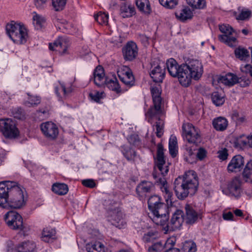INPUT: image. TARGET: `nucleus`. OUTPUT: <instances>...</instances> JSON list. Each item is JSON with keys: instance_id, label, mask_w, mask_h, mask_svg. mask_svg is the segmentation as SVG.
<instances>
[{"instance_id": "obj_31", "label": "nucleus", "mask_w": 252, "mask_h": 252, "mask_svg": "<svg viewBox=\"0 0 252 252\" xmlns=\"http://www.w3.org/2000/svg\"><path fill=\"white\" fill-rule=\"evenodd\" d=\"M121 148L123 155L127 160L133 161L134 160L136 154V152L134 150L132 149L129 147L125 145L121 146Z\"/></svg>"}, {"instance_id": "obj_4", "label": "nucleus", "mask_w": 252, "mask_h": 252, "mask_svg": "<svg viewBox=\"0 0 252 252\" xmlns=\"http://www.w3.org/2000/svg\"><path fill=\"white\" fill-rule=\"evenodd\" d=\"M198 187V177L193 170H189L183 176H179L174 182L173 189L179 200H184L188 196H192Z\"/></svg>"}, {"instance_id": "obj_18", "label": "nucleus", "mask_w": 252, "mask_h": 252, "mask_svg": "<svg viewBox=\"0 0 252 252\" xmlns=\"http://www.w3.org/2000/svg\"><path fill=\"white\" fill-rule=\"evenodd\" d=\"M185 209L186 216L184 219L187 223L193 224L198 220V218L201 219V215L196 212L191 205L186 204Z\"/></svg>"}, {"instance_id": "obj_43", "label": "nucleus", "mask_w": 252, "mask_h": 252, "mask_svg": "<svg viewBox=\"0 0 252 252\" xmlns=\"http://www.w3.org/2000/svg\"><path fill=\"white\" fill-rule=\"evenodd\" d=\"M94 17L95 21L100 25H106L108 22V14L104 12H99Z\"/></svg>"}, {"instance_id": "obj_3", "label": "nucleus", "mask_w": 252, "mask_h": 252, "mask_svg": "<svg viewBox=\"0 0 252 252\" xmlns=\"http://www.w3.org/2000/svg\"><path fill=\"white\" fill-rule=\"evenodd\" d=\"M168 171V167L165 165L163 147L161 144L159 143L158 145L157 159L152 175L156 183L160 186L161 190L164 194L166 201L168 202L170 200L171 202L173 194L169 189L168 183L164 177Z\"/></svg>"}, {"instance_id": "obj_42", "label": "nucleus", "mask_w": 252, "mask_h": 252, "mask_svg": "<svg viewBox=\"0 0 252 252\" xmlns=\"http://www.w3.org/2000/svg\"><path fill=\"white\" fill-rule=\"evenodd\" d=\"M33 24L37 30L42 28L44 23L45 22V19L44 17L36 14L33 16Z\"/></svg>"}, {"instance_id": "obj_24", "label": "nucleus", "mask_w": 252, "mask_h": 252, "mask_svg": "<svg viewBox=\"0 0 252 252\" xmlns=\"http://www.w3.org/2000/svg\"><path fill=\"white\" fill-rule=\"evenodd\" d=\"M94 82L98 86L105 84L108 78L104 77V70L102 68L97 67L94 73Z\"/></svg>"}, {"instance_id": "obj_25", "label": "nucleus", "mask_w": 252, "mask_h": 252, "mask_svg": "<svg viewBox=\"0 0 252 252\" xmlns=\"http://www.w3.org/2000/svg\"><path fill=\"white\" fill-rule=\"evenodd\" d=\"M35 243L32 241H27L18 244V252H35Z\"/></svg>"}, {"instance_id": "obj_26", "label": "nucleus", "mask_w": 252, "mask_h": 252, "mask_svg": "<svg viewBox=\"0 0 252 252\" xmlns=\"http://www.w3.org/2000/svg\"><path fill=\"white\" fill-rule=\"evenodd\" d=\"M212 124L216 130L222 131L227 127L228 121L225 118L219 117L213 120Z\"/></svg>"}, {"instance_id": "obj_20", "label": "nucleus", "mask_w": 252, "mask_h": 252, "mask_svg": "<svg viewBox=\"0 0 252 252\" xmlns=\"http://www.w3.org/2000/svg\"><path fill=\"white\" fill-rule=\"evenodd\" d=\"M162 113L161 104H154V106L150 107L146 113L145 115L149 123H153L154 119L159 120Z\"/></svg>"}, {"instance_id": "obj_27", "label": "nucleus", "mask_w": 252, "mask_h": 252, "mask_svg": "<svg viewBox=\"0 0 252 252\" xmlns=\"http://www.w3.org/2000/svg\"><path fill=\"white\" fill-rule=\"evenodd\" d=\"M175 15L178 19L184 22L188 19H191L193 14L190 8L188 6H186L180 11L176 12Z\"/></svg>"}, {"instance_id": "obj_34", "label": "nucleus", "mask_w": 252, "mask_h": 252, "mask_svg": "<svg viewBox=\"0 0 252 252\" xmlns=\"http://www.w3.org/2000/svg\"><path fill=\"white\" fill-rule=\"evenodd\" d=\"M86 250L88 252H102L104 246L99 242L91 243L86 245Z\"/></svg>"}, {"instance_id": "obj_55", "label": "nucleus", "mask_w": 252, "mask_h": 252, "mask_svg": "<svg viewBox=\"0 0 252 252\" xmlns=\"http://www.w3.org/2000/svg\"><path fill=\"white\" fill-rule=\"evenodd\" d=\"M251 82V81L249 78L245 77L238 78V81H237V83H239L242 87L248 86Z\"/></svg>"}, {"instance_id": "obj_30", "label": "nucleus", "mask_w": 252, "mask_h": 252, "mask_svg": "<svg viewBox=\"0 0 252 252\" xmlns=\"http://www.w3.org/2000/svg\"><path fill=\"white\" fill-rule=\"evenodd\" d=\"M234 54L236 58L241 61H246L250 57L249 51L242 46H239L235 49Z\"/></svg>"}, {"instance_id": "obj_33", "label": "nucleus", "mask_w": 252, "mask_h": 252, "mask_svg": "<svg viewBox=\"0 0 252 252\" xmlns=\"http://www.w3.org/2000/svg\"><path fill=\"white\" fill-rule=\"evenodd\" d=\"M248 144L249 145L248 136H246L244 135L236 137L233 142L234 146L239 149H242Z\"/></svg>"}, {"instance_id": "obj_49", "label": "nucleus", "mask_w": 252, "mask_h": 252, "mask_svg": "<svg viewBox=\"0 0 252 252\" xmlns=\"http://www.w3.org/2000/svg\"><path fill=\"white\" fill-rule=\"evenodd\" d=\"M71 41L68 37H64V55L72 54Z\"/></svg>"}, {"instance_id": "obj_13", "label": "nucleus", "mask_w": 252, "mask_h": 252, "mask_svg": "<svg viewBox=\"0 0 252 252\" xmlns=\"http://www.w3.org/2000/svg\"><path fill=\"white\" fill-rule=\"evenodd\" d=\"M124 59L126 61H133L138 54V48L133 41H128L122 48Z\"/></svg>"}, {"instance_id": "obj_28", "label": "nucleus", "mask_w": 252, "mask_h": 252, "mask_svg": "<svg viewBox=\"0 0 252 252\" xmlns=\"http://www.w3.org/2000/svg\"><path fill=\"white\" fill-rule=\"evenodd\" d=\"M238 77L232 73H227L225 76H221L219 79V82L223 84L232 86L237 83Z\"/></svg>"}, {"instance_id": "obj_10", "label": "nucleus", "mask_w": 252, "mask_h": 252, "mask_svg": "<svg viewBox=\"0 0 252 252\" xmlns=\"http://www.w3.org/2000/svg\"><path fill=\"white\" fill-rule=\"evenodd\" d=\"M148 205L153 214L158 212L162 215L166 212L167 205L161 202V198L158 195L151 196L148 200Z\"/></svg>"}, {"instance_id": "obj_53", "label": "nucleus", "mask_w": 252, "mask_h": 252, "mask_svg": "<svg viewBox=\"0 0 252 252\" xmlns=\"http://www.w3.org/2000/svg\"><path fill=\"white\" fill-rule=\"evenodd\" d=\"M127 140L129 144L133 146H138L140 144V139L137 135H131L128 137Z\"/></svg>"}, {"instance_id": "obj_16", "label": "nucleus", "mask_w": 252, "mask_h": 252, "mask_svg": "<svg viewBox=\"0 0 252 252\" xmlns=\"http://www.w3.org/2000/svg\"><path fill=\"white\" fill-rule=\"evenodd\" d=\"M184 220L183 212L181 210H177L172 215L170 224L166 227L168 228L167 229L174 231L182 226Z\"/></svg>"}, {"instance_id": "obj_14", "label": "nucleus", "mask_w": 252, "mask_h": 252, "mask_svg": "<svg viewBox=\"0 0 252 252\" xmlns=\"http://www.w3.org/2000/svg\"><path fill=\"white\" fill-rule=\"evenodd\" d=\"M124 216L123 213L119 209H115L109 212L108 220L112 225L119 228H122L126 224Z\"/></svg>"}, {"instance_id": "obj_35", "label": "nucleus", "mask_w": 252, "mask_h": 252, "mask_svg": "<svg viewBox=\"0 0 252 252\" xmlns=\"http://www.w3.org/2000/svg\"><path fill=\"white\" fill-rule=\"evenodd\" d=\"M55 235V229L50 227L45 228L42 233V239L45 242H49L51 239H54Z\"/></svg>"}, {"instance_id": "obj_64", "label": "nucleus", "mask_w": 252, "mask_h": 252, "mask_svg": "<svg viewBox=\"0 0 252 252\" xmlns=\"http://www.w3.org/2000/svg\"><path fill=\"white\" fill-rule=\"evenodd\" d=\"M169 146H177V140L176 136H171L169 141Z\"/></svg>"}, {"instance_id": "obj_17", "label": "nucleus", "mask_w": 252, "mask_h": 252, "mask_svg": "<svg viewBox=\"0 0 252 252\" xmlns=\"http://www.w3.org/2000/svg\"><path fill=\"white\" fill-rule=\"evenodd\" d=\"M245 164V159L243 157L240 155L234 156L227 166L228 172H238L240 171Z\"/></svg>"}, {"instance_id": "obj_57", "label": "nucleus", "mask_w": 252, "mask_h": 252, "mask_svg": "<svg viewBox=\"0 0 252 252\" xmlns=\"http://www.w3.org/2000/svg\"><path fill=\"white\" fill-rule=\"evenodd\" d=\"M47 0H34V4L38 9H43L46 6Z\"/></svg>"}, {"instance_id": "obj_56", "label": "nucleus", "mask_w": 252, "mask_h": 252, "mask_svg": "<svg viewBox=\"0 0 252 252\" xmlns=\"http://www.w3.org/2000/svg\"><path fill=\"white\" fill-rule=\"evenodd\" d=\"M82 184L85 187L89 188H94L96 186V184L93 179H86L82 181Z\"/></svg>"}, {"instance_id": "obj_9", "label": "nucleus", "mask_w": 252, "mask_h": 252, "mask_svg": "<svg viewBox=\"0 0 252 252\" xmlns=\"http://www.w3.org/2000/svg\"><path fill=\"white\" fill-rule=\"evenodd\" d=\"M220 31L224 33L219 36V40L230 47L235 46L237 39L234 37L230 36L234 32L233 28L228 25H221L219 26Z\"/></svg>"}, {"instance_id": "obj_47", "label": "nucleus", "mask_w": 252, "mask_h": 252, "mask_svg": "<svg viewBox=\"0 0 252 252\" xmlns=\"http://www.w3.org/2000/svg\"><path fill=\"white\" fill-rule=\"evenodd\" d=\"M164 248V244L159 241L154 243L148 249V252H161Z\"/></svg>"}, {"instance_id": "obj_48", "label": "nucleus", "mask_w": 252, "mask_h": 252, "mask_svg": "<svg viewBox=\"0 0 252 252\" xmlns=\"http://www.w3.org/2000/svg\"><path fill=\"white\" fill-rule=\"evenodd\" d=\"M163 121L160 119L156 123V135L158 137H161L163 134Z\"/></svg>"}, {"instance_id": "obj_7", "label": "nucleus", "mask_w": 252, "mask_h": 252, "mask_svg": "<svg viewBox=\"0 0 252 252\" xmlns=\"http://www.w3.org/2000/svg\"><path fill=\"white\" fill-rule=\"evenodd\" d=\"M0 131L7 138L13 139L19 135V130L14 121L10 119H0Z\"/></svg>"}, {"instance_id": "obj_45", "label": "nucleus", "mask_w": 252, "mask_h": 252, "mask_svg": "<svg viewBox=\"0 0 252 252\" xmlns=\"http://www.w3.org/2000/svg\"><path fill=\"white\" fill-rule=\"evenodd\" d=\"M212 100L213 103L216 106L222 105L224 102V98L218 92H214L212 94Z\"/></svg>"}, {"instance_id": "obj_37", "label": "nucleus", "mask_w": 252, "mask_h": 252, "mask_svg": "<svg viewBox=\"0 0 252 252\" xmlns=\"http://www.w3.org/2000/svg\"><path fill=\"white\" fill-rule=\"evenodd\" d=\"M151 92L152 95L153 103L161 104L162 99L160 96L161 90L160 88L157 87H153L151 89Z\"/></svg>"}, {"instance_id": "obj_44", "label": "nucleus", "mask_w": 252, "mask_h": 252, "mask_svg": "<svg viewBox=\"0 0 252 252\" xmlns=\"http://www.w3.org/2000/svg\"><path fill=\"white\" fill-rule=\"evenodd\" d=\"M249 49L251 51L252 63L242 64L240 66V70L242 73L252 77V47H250Z\"/></svg>"}, {"instance_id": "obj_32", "label": "nucleus", "mask_w": 252, "mask_h": 252, "mask_svg": "<svg viewBox=\"0 0 252 252\" xmlns=\"http://www.w3.org/2000/svg\"><path fill=\"white\" fill-rule=\"evenodd\" d=\"M239 14L236 16L238 20H246L249 19L252 15V11L248 8L239 7L238 8Z\"/></svg>"}, {"instance_id": "obj_5", "label": "nucleus", "mask_w": 252, "mask_h": 252, "mask_svg": "<svg viewBox=\"0 0 252 252\" xmlns=\"http://www.w3.org/2000/svg\"><path fill=\"white\" fill-rule=\"evenodd\" d=\"M6 33L10 39L15 43H25L29 37L27 30L23 24L13 21L6 26Z\"/></svg>"}, {"instance_id": "obj_29", "label": "nucleus", "mask_w": 252, "mask_h": 252, "mask_svg": "<svg viewBox=\"0 0 252 252\" xmlns=\"http://www.w3.org/2000/svg\"><path fill=\"white\" fill-rule=\"evenodd\" d=\"M136 5L139 10L145 14H150L152 10L148 0H136Z\"/></svg>"}, {"instance_id": "obj_46", "label": "nucleus", "mask_w": 252, "mask_h": 252, "mask_svg": "<svg viewBox=\"0 0 252 252\" xmlns=\"http://www.w3.org/2000/svg\"><path fill=\"white\" fill-rule=\"evenodd\" d=\"M163 6L168 9H173L178 4L179 0H158Z\"/></svg>"}, {"instance_id": "obj_6", "label": "nucleus", "mask_w": 252, "mask_h": 252, "mask_svg": "<svg viewBox=\"0 0 252 252\" xmlns=\"http://www.w3.org/2000/svg\"><path fill=\"white\" fill-rule=\"evenodd\" d=\"M7 225L12 229L19 230L23 232L24 235L29 231V226L23 223L22 216L16 211L8 212L4 217Z\"/></svg>"}, {"instance_id": "obj_21", "label": "nucleus", "mask_w": 252, "mask_h": 252, "mask_svg": "<svg viewBox=\"0 0 252 252\" xmlns=\"http://www.w3.org/2000/svg\"><path fill=\"white\" fill-rule=\"evenodd\" d=\"M241 182L239 177L233 178L228 184L229 193L235 197L239 196L241 191Z\"/></svg>"}, {"instance_id": "obj_36", "label": "nucleus", "mask_w": 252, "mask_h": 252, "mask_svg": "<svg viewBox=\"0 0 252 252\" xmlns=\"http://www.w3.org/2000/svg\"><path fill=\"white\" fill-rule=\"evenodd\" d=\"M28 95V100L24 104L27 107H35L37 106L41 101L40 97L37 96L32 95L30 93H27Z\"/></svg>"}, {"instance_id": "obj_8", "label": "nucleus", "mask_w": 252, "mask_h": 252, "mask_svg": "<svg viewBox=\"0 0 252 252\" xmlns=\"http://www.w3.org/2000/svg\"><path fill=\"white\" fill-rule=\"evenodd\" d=\"M183 135L189 143L197 144L200 140L199 130L191 124L185 123L182 126Z\"/></svg>"}, {"instance_id": "obj_23", "label": "nucleus", "mask_w": 252, "mask_h": 252, "mask_svg": "<svg viewBox=\"0 0 252 252\" xmlns=\"http://www.w3.org/2000/svg\"><path fill=\"white\" fill-rule=\"evenodd\" d=\"M152 70L150 76L155 82H161L163 79L165 74L164 70H162L159 64L153 67L152 66Z\"/></svg>"}, {"instance_id": "obj_60", "label": "nucleus", "mask_w": 252, "mask_h": 252, "mask_svg": "<svg viewBox=\"0 0 252 252\" xmlns=\"http://www.w3.org/2000/svg\"><path fill=\"white\" fill-rule=\"evenodd\" d=\"M18 245L14 246L11 242H9L7 245V251L8 252H18Z\"/></svg>"}, {"instance_id": "obj_62", "label": "nucleus", "mask_w": 252, "mask_h": 252, "mask_svg": "<svg viewBox=\"0 0 252 252\" xmlns=\"http://www.w3.org/2000/svg\"><path fill=\"white\" fill-rule=\"evenodd\" d=\"M37 113L39 116L42 117L44 118H47L49 117V113L48 109H40L37 111Z\"/></svg>"}, {"instance_id": "obj_2", "label": "nucleus", "mask_w": 252, "mask_h": 252, "mask_svg": "<svg viewBox=\"0 0 252 252\" xmlns=\"http://www.w3.org/2000/svg\"><path fill=\"white\" fill-rule=\"evenodd\" d=\"M25 204L23 190L16 182H0V206L19 209Z\"/></svg>"}, {"instance_id": "obj_11", "label": "nucleus", "mask_w": 252, "mask_h": 252, "mask_svg": "<svg viewBox=\"0 0 252 252\" xmlns=\"http://www.w3.org/2000/svg\"><path fill=\"white\" fill-rule=\"evenodd\" d=\"M40 128L43 135L49 140H55L59 135L58 126L52 122L42 123L40 125Z\"/></svg>"}, {"instance_id": "obj_39", "label": "nucleus", "mask_w": 252, "mask_h": 252, "mask_svg": "<svg viewBox=\"0 0 252 252\" xmlns=\"http://www.w3.org/2000/svg\"><path fill=\"white\" fill-rule=\"evenodd\" d=\"M250 165L249 162L247 163L242 173V177L246 182L252 183V169Z\"/></svg>"}, {"instance_id": "obj_58", "label": "nucleus", "mask_w": 252, "mask_h": 252, "mask_svg": "<svg viewBox=\"0 0 252 252\" xmlns=\"http://www.w3.org/2000/svg\"><path fill=\"white\" fill-rule=\"evenodd\" d=\"M138 39L144 45L147 46L149 44V37L143 34H139L138 35Z\"/></svg>"}, {"instance_id": "obj_40", "label": "nucleus", "mask_w": 252, "mask_h": 252, "mask_svg": "<svg viewBox=\"0 0 252 252\" xmlns=\"http://www.w3.org/2000/svg\"><path fill=\"white\" fill-rule=\"evenodd\" d=\"M187 3L195 9H203L206 6L205 0H186Z\"/></svg>"}, {"instance_id": "obj_19", "label": "nucleus", "mask_w": 252, "mask_h": 252, "mask_svg": "<svg viewBox=\"0 0 252 252\" xmlns=\"http://www.w3.org/2000/svg\"><path fill=\"white\" fill-rule=\"evenodd\" d=\"M153 215V220L155 223L162 226L163 229L165 231H170V229H167L168 228L166 227V225H168L170 224V222H168V208H166V212L164 213V214L161 215L160 213L157 212L154 214Z\"/></svg>"}, {"instance_id": "obj_54", "label": "nucleus", "mask_w": 252, "mask_h": 252, "mask_svg": "<svg viewBox=\"0 0 252 252\" xmlns=\"http://www.w3.org/2000/svg\"><path fill=\"white\" fill-rule=\"evenodd\" d=\"M156 239V233L153 232H149L145 234L143 239L146 243L153 242Z\"/></svg>"}, {"instance_id": "obj_61", "label": "nucleus", "mask_w": 252, "mask_h": 252, "mask_svg": "<svg viewBox=\"0 0 252 252\" xmlns=\"http://www.w3.org/2000/svg\"><path fill=\"white\" fill-rule=\"evenodd\" d=\"M206 156V151L203 148H199L197 154V157L200 159H203Z\"/></svg>"}, {"instance_id": "obj_41", "label": "nucleus", "mask_w": 252, "mask_h": 252, "mask_svg": "<svg viewBox=\"0 0 252 252\" xmlns=\"http://www.w3.org/2000/svg\"><path fill=\"white\" fill-rule=\"evenodd\" d=\"M63 38L59 36L53 43H50L49 44V49L53 51H60L62 47Z\"/></svg>"}, {"instance_id": "obj_50", "label": "nucleus", "mask_w": 252, "mask_h": 252, "mask_svg": "<svg viewBox=\"0 0 252 252\" xmlns=\"http://www.w3.org/2000/svg\"><path fill=\"white\" fill-rule=\"evenodd\" d=\"M183 249L185 251L187 252H195L196 251V246L194 242H186L183 246Z\"/></svg>"}, {"instance_id": "obj_12", "label": "nucleus", "mask_w": 252, "mask_h": 252, "mask_svg": "<svg viewBox=\"0 0 252 252\" xmlns=\"http://www.w3.org/2000/svg\"><path fill=\"white\" fill-rule=\"evenodd\" d=\"M120 80L126 85L131 87L135 83L134 77L131 70L127 66H122L117 70Z\"/></svg>"}, {"instance_id": "obj_38", "label": "nucleus", "mask_w": 252, "mask_h": 252, "mask_svg": "<svg viewBox=\"0 0 252 252\" xmlns=\"http://www.w3.org/2000/svg\"><path fill=\"white\" fill-rule=\"evenodd\" d=\"M105 85L110 90L114 91L117 93L121 92V88L116 78L113 79H108Z\"/></svg>"}, {"instance_id": "obj_1", "label": "nucleus", "mask_w": 252, "mask_h": 252, "mask_svg": "<svg viewBox=\"0 0 252 252\" xmlns=\"http://www.w3.org/2000/svg\"><path fill=\"white\" fill-rule=\"evenodd\" d=\"M166 67L170 76L178 78L181 85L185 87H189L192 79L198 80L203 72V65L197 60H191L188 63L179 65L173 58L166 61Z\"/></svg>"}, {"instance_id": "obj_63", "label": "nucleus", "mask_w": 252, "mask_h": 252, "mask_svg": "<svg viewBox=\"0 0 252 252\" xmlns=\"http://www.w3.org/2000/svg\"><path fill=\"white\" fill-rule=\"evenodd\" d=\"M222 218L224 220H233L234 216L232 212H228L226 213H223L222 215Z\"/></svg>"}, {"instance_id": "obj_52", "label": "nucleus", "mask_w": 252, "mask_h": 252, "mask_svg": "<svg viewBox=\"0 0 252 252\" xmlns=\"http://www.w3.org/2000/svg\"><path fill=\"white\" fill-rule=\"evenodd\" d=\"M52 6L56 11H61L63 9V0H52Z\"/></svg>"}, {"instance_id": "obj_22", "label": "nucleus", "mask_w": 252, "mask_h": 252, "mask_svg": "<svg viewBox=\"0 0 252 252\" xmlns=\"http://www.w3.org/2000/svg\"><path fill=\"white\" fill-rule=\"evenodd\" d=\"M135 14V8L128 3H123L120 7V16L123 18H127L133 16Z\"/></svg>"}, {"instance_id": "obj_15", "label": "nucleus", "mask_w": 252, "mask_h": 252, "mask_svg": "<svg viewBox=\"0 0 252 252\" xmlns=\"http://www.w3.org/2000/svg\"><path fill=\"white\" fill-rule=\"evenodd\" d=\"M154 188V185L152 182L146 180L142 181L136 187V194L140 200L144 199Z\"/></svg>"}, {"instance_id": "obj_59", "label": "nucleus", "mask_w": 252, "mask_h": 252, "mask_svg": "<svg viewBox=\"0 0 252 252\" xmlns=\"http://www.w3.org/2000/svg\"><path fill=\"white\" fill-rule=\"evenodd\" d=\"M102 93H99L98 92H95L94 93H90V96L92 99L96 102H98L102 98Z\"/></svg>"}, {"instance_id": "obj_51", "label": "nucleus", "mask_w": 252, "mask_h": 252, "mask_svg": "<svg viewBox=\"0 0 252 252\" xmlns=\"http://www.w3.org/2000/svg\"><path fill=\"white\" fill-rule=\"evenodd\" d=\"M52 191L56 194L60 195H63V184L56 183L52 188Z\"/></svg>"}]
</instances>
